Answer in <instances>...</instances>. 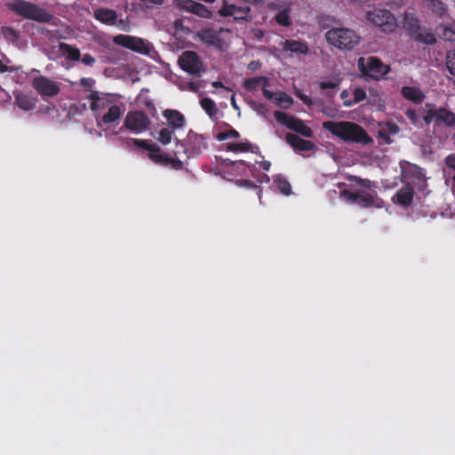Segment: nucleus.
Returning <instances> with one entry per match:
<instances>
[{
	"label": "nucleus",
	"instance_id": "nucleus-63",
	"mask_svg": "<svg viewBox=\"0 0 455 455\" xmlns=\"http://www.w3.org/2000/svg\"><path fill=\"white\" fill-rule=\"evenodd\" d=\"M230 102H231V106L233 107V108L235 109H239L237 104H236V100H235V94H233L231 96V99H230Z\"/></svg>",
	"mask_w": 455,
	"mask_h": 455
},
{
	"label": "nucleus",
	"instance_id": "nucleus-28",
	"mask_svg": "<svg viewBox=\"0 0 455 455\" xmlns=\"http://www.w3.org/2000/svg\"><path fill=\"white\" fill-rule=\"evenodd\" d=\"M168 156V155L161 153V148L156 144L154 147V148H152V150H150V152L148 153V157L151 161H153L155 164L162 165H166Z\"/></svg>",
	"mask_w": 455,
	"mask_h": 455
},
{
	"label": "nucleus",
	"instance_id": "nucleus-14",
	"mask_svg": "<svg viewBox=\"0 0 455 455\" xmlns=\"http://www.w3.org/2000/svg\"><path fill=\"white\" fill-rule=\"evenodd\" d=\"M181 146L184 148V153L188 158L198 156L207 148L205 138L192 131L187 136L186 145L181 144Z\"/></svg>",
	"mask_w": 455,
	"mask_h": 455
},
{
	"label": "nucleus",
	"instance_id": "nucleus-17",
	"mask_svg": "<svg viewBox=\"0 0 455 455\" xmlns=\"http://www.w3.org/2000/svg\"><path fill=\"white\" fill-rule=\"evenodd\" d=\"M200 40L209 46H213L216 49H221L223 40L220 37V33L212 28L202 29L198 33Z\"/></svg>",
	"mask_w": 455,
	"mask_h": 455
},
{
	"label": "nucleus",
	"instance_id": "nucleus-31",
	"mask_svg": "<svg viewBox=\"0 0 455 455\" xmlns=\"http://www.w3.org/2000/svg\"><path fill=\"white\" fill-rule=\"evenodd\" d=\"M202 108L206 112L210 117H213L218 113V108L215 102L210 98H204L200 100Z\"/></svg>",
	"mask_w": 455,
	"mask_h": 455
},
{
	"label": "nucleus",
	"instance_id": "nucleus-34",
	"mask_svg": "<svg viewBox=\"0 0 455 455\" xmlns=\"http://www.w3.org/2000/svg\"><path fill=\"white\" fill-rule=\"evenodd\" d=\"M1 31L7 41L14 43L20 38V33L12 27H2Z\"/></svg>",
	"mask_w": 455,
	"mask_h": 455
},
{
	"label": "nucleus",
	"instance_id": "nucleus-43",
	"mask_svg": "<svg viewBox=\"0 0 455 455\" xmlns=\"http://www.w3.org/2000/svg\"><path fill=\"white\" fill-rule=\"evenodd\" d=\"M340 80L335 79L332 81H323L319 83V87L321 90H336L339 86Z\"/></svg>",
	"mask_w": 455,
	"mask_h": 455
},
{
	"label": "nucleus",
	"instance_id": "nucleus-50",
	"mask_svg": "<svg viewBox=\"0 0 455 455\" xmlns=\"http://www.w3.org/2000/svg\"><path fill=\"white\" fill-rule=\"evenodd\" d=\"M81 60L84 65H87V66H92L96 61L95 58L92 55H91L90 53L84 54Z\"/></svg>",
	"mask_w": 455,
	"mask_h": 455
},
{
	"label": "nucleus",
	"instance_id": "nucleus-7",
	"mask_svg": "<svg viewBox=\"0 0 455 455\" xmlns=\"http://www.w3.org/2000/svg\"><path fill=\"white\" fill-rule=\"evenodd\" d=\"M369 22L381 28L385 33H391L397 27L396 18L390 11L386 9H373L366 13Z\"/></svg>",
	"mask_w": 455,
	"mask_h": 455
},
{
	"label": "nucleus",
	"instance_id": "nucleus-48",
	"mask_svg": "<svg viewBox=\"0 0 455 455\" xmlns=\"http://www.w3.org/2000/svg\"><path fill=\"white\" fill-rule=\"evenodd\" d=\"M355 180L357 185H360L366 189H371L372 187V182L370 180H364L359 177H355Z\"/></svg>",
	"mask_w": 455,
	"mask_h": 455
},
{
	"label": "nucleus",
	"instance_id": "nucleus-58",
	"mask_svg": "<svg viewBox=\"0 0 455 455\" xmlns=\"http://www.w3.org/2000/svg\"><path fill=\"white\" fill-rule=\"evenodd\" d=\"M12 68L8 67L7 65L4 64L2 60H0V73H5L8 71H12Z\"/></svg>",
	"mask_w": 455,
	"mask_h": 455
},
{
	"label": "nucleus",
	"instance_id": "nucleus-40",
	"mask_svg": "<svg viewBox=\"0 0 455 455\" xmlns=\"http://www.w3.org/2000/svg\"><path fill=\"white\" fill-rule=\"evenodd\" d=\"M439 36L445 41L453 42L455 41V29L443 26L440 29Z\"/></svg>",
	"mask_w": 455,
	"mask_h": 455
},
{
	"label": "nucleus",
	"instance_id": "nucleus-52",
	"mask_svg": "<svg viewBox=\"0 0 455 455\" xmlns=\"http://www.w3.org/2000/svg\"><path fill=\"white\" fill-rule=\"evenodd\" d=\"M445 164L449 168L455 170V156L449 155L445 159Z\"/></svg>",
	"mask_w": 455,
	"mask_h": 455
},
{
	"label": "nucleus",
	"instance_id": "nucleus-22",
	"mask_svg": "<svg viewBox=\"0 0 455 455\" xmlns=\"http://www.w3.org/2000/svg\"><path fill=\"white\" fill-rule=\"evenodd\" d=\"M123 113L124 109L120 106L114 103L113 105L109 106V108L107 109V112L100 115V124H113L121 118Z\"/></svg>",
	"mask_w": 455,
	"mask_h": 455
},
{
	"label": "nucleus",
	"instance_id": "nucleus-41",
	"mask_svg": "<svg viewBox=\"0 0 455 455\" xmlns=\"http://www.w3.org/2000/svg\"><path fill=\"white\" fill-rule=\"evenodd\" d=\"M446 67L449 72L455 76V50L449 51L446 56Z\"/></svg>",
	"mask_w": 455,
	"mask_h": 455
},
{
	"label": "nucleus",
	"instance_id": "nucleus-39",
	"mask_svg": "<svg viewBox=\"0 0 455 455\" xmlns=\"http://www.w3.org/2000/svg\"><path fill=\"white\" fill-rule=\"evenodd\" d=\"M240 136L239 132L234 128H229L227 131L220 132L217 134L216 139L219 141H223L228 139H236Z\"/></svg>",
	"mask_w": 455,
	"mask_h": 455
},
{
	"label": "nucleus",
	"instance_id": "nucleus-4",
	"mask_svg": "<svg viewBox=\"0 0 455 455\" xmlns=\"http://www.w3.org/2000/svg\"><path fill=\"white\" fill-rule=\"evenodd\" d=\"M340 195L349 203L355 204L361 208H381L383 204V201L378 197L376 192L370 193L363 189L353 191L346 188L340 192Z\"/></svg>",
	"mask_w": 455,
	"mask_h": 455
},
{
	"label": "nucleus",
	"instance_id": "nucleus-25",
	"mask_svg": "<svg viewBox=\"0 0 455 455\" xmlns=\"http://www.w3.org/2000/svg\"><path fill=\"white\" fill-rule=\"evenodd\" d=\"M401 93L403 98L415 104L421 103L425 99V94L422 91L415 86H404L402 88Z\"/></svg>",
	"mask_w": 455,
	"mask_h": 455
},
{
	"label": "nucleus",
	"instance_id": "nucleus-24",
	"mask_svg": "<svg viewBox=\"0 0 455 455\" xmlns=\"http://www.w3.org/2000/svg\"><path fill=\"white\" fill-rule=\"evenodd\" d=\"M283 48L284 51L293 53H300L306 55L309 52V48L307 43L300 40H285L283 44Z\"/></svg>",
	"mask_w": 455,
	"mask_h": 455
},
{
	"label": "nucleus",
	"instance_id": "nucleus-55",
	"mask_svg": "<svg viewBox=\"0 0 455 455\" xmlns=\"http://www.w3.org/2000/svg\"><path fill=\"white\" fill-rule=\"evenodd\" d=\"M405 116L412 122H416L417 120V114L413 109L406 110Z\"/></svg>",
	"mask_w": 455,
	"mask_h": 455
},
{
	"label": "nucleus",
	"instance_id": "nucleus-9",
	"mask_svg": "<svg viewBox=\"0 0 455 455\" xmlns=\"http://www.w3.org/2000/svg\"><path fill=\"white\" fill-rule=\"evenodd\" d=\"M274 116L279 124L285 125L288 129L292 130L306 138H311L314 135L312 129L307 126L303 120L298 117L289 116L288 114L279 110H275L274 112Z\"/></svg>",
	"mask_w": 455,
	"mask_h": 455
},
{
	"label": "nucleus",
	"instance_id": "nucleus-36",
	"mask_svg": "<svg viewBox=\"0 0 455 455\" xmlns=\"http://www.w3.org/2000/svg\"><path fill=\"white\" fill-rule=\"evenodd\" d=\"M260 84V77H251L243 80V86L249 92H256Z\"/></svg>",
	"mask_w": 455,
	"mask_h": 455
},
{
	"label": "nucleus",
	"instance_id": "nucleus-46",
	"mask_svg": "<svg viewBox=\"0 0 455 455\" xmlns=\"http://www.w3.org/2000/svg\"><path fill=\"white\" fill-rule=\"evenodd\" d=\"M249 105L251 106V108L253 110H255L259 114H264L266 112V110H267L266 106L263 103H260V102L251 100L249 102Z\"/></svg>",
	"mask_w": 455,
	"mask_h": 455
},
{
	"label": "nucleus",
	"instance_id": "nucleus-2",
	"mask_svg": "<svg viewBox=\"0 0 455 455\" xmlns=\"http://www.w3.org/2000/svg\"><path fill=\"white\" fill-rule=\"evenodd\" d=\"M403 28L408 36L417 43L423 44H435L436 37L431 28L422 27L417 17L405 13L403 16Z\"/></svg>",
	"mask_w": 455,
	"mask_h": 455
},
{
	"label": "nucleus",
	"instance_id": "nucleus-60",
	"mask_svg": "<svg viewBox=\"0 0 455 455\" xmlns=\"http://www.w3.org/2000/svg\"><path fill=\"white\" fill-rule=\"evenodd\" d=\"M260 77V84H262L263 88L267 89V86H269V79L266 76H259Z\"/></svg>",
	"mask_w": 455,
	"mask_h": 455
},
{
	"label": "nucleus",
	"instance_id": "nucleus-49",
	"mask_svg": "<svg viewBox=\"0 0 455 455\" xmlns=\"http://www.w3.org/2000/svg\"><path fill=\"white\" fill-rule=\"evenodd\" d=\"M378 138L383 140L385 144L389 145L393 142V140L390 138V135L386 131H383L382 129H380L378 132Z\"/></svg>",
	"mask_w": 455,
	"mask_h": 455
},
{
	"label": "nucleus",
	"instance_id": "nucleus-15",
	"mask_svg": "<svg viewBox=\"0 0 455 455\" xmlns=\"http://www.w3.org/2000/svg\"><path fill=\"white\" fill-rule=\"evenodd\" d=\"M250 12L251 8L249 6H236L224 2L219 10V14L222 17H233L235 20H247V15Z\"/></svg>",
	"mask_w": 455,
	"mask_h": 455
},
{
	"label": "nucleus",
	"instance_id": "nucleus-33",
	"mask_svg": "<svg viewBox=\"0 0 455 455\" xmlns=\"http://www.w3.org/2000/svg\"><path fill=\"white\" fill-rule=\"evenodd\" d=\"M173 132L174 131H172V129L170 127H164L161 129L158 132V141L163 145H168L172 141Z\"/></svg>",
	"mask_w": 455,
	"mask_h": 455
},
{
	"label": "nucleus",
	"instance_id": "nucleus-64",
	"mask_svg": "<svg viewBox=\"0 0 455 455\" xmlns=\"http://www.w3.org/2000/svg\"><path fill=\"white\" fill-rule=\"evenodd\" d=\"M435 119V116H429V110L427 111V114L426 115V116L424 117V121L426 122V124H430V122Z\"/></svg>",
	"mask_w": 455,
	"mask_h": 455
},
{
	"label": "nucleus",
	"instance_id": "nucleus-47",
	"mask_svg": "<svg viewBox=\"0 0 455 455\" xmlns=\"http://www.w3.org/2000/svg\"><path fill=\"white\" fill-rule=\"evenodd\" d=\"M295 95L297 96V98H299L307 106L313 105L312 99L309 96H307V95L304 94L303 92H301L300 91H297L295 92Z\"/></svg>",
	"mask_w": 455,
	"mask_h": 455
},
{
	"label": "nucleus",
	"instance_id": "nucleus-8",
	"mask_svg": "<svg viewBox=\"0 0 455 455\" xmlns=\"http://www.w3.org/2000/svg\"><path fill=\"white\" fill-rule=\"evenodd\" d=\"M150 124L151 121L145 112L140 110L130 111L125 116L120 132L125 128L134 134H140L148 129Z\"/></svg>",
	"mask_w": 455,
	"mask_h": 455
},
{
	"label": "nucleus",
	"instance_id": "nucleus-51",
	"mask_svg": "<svg viewBox=\"0 0 455 455\" xmlns=\"http://www.w3.org/2000/svg\"><path fill=\"white\" fill-rule=\"evenodd\" d=\"M95 81L90 77H84L80 80V84L82 86L85 88H92L94 85Z\"/></svg>",
	"mask_w": 455,
	"mask_h": 455
},
{
	"label": "nucleus",
	"instance_id": "nucleus-35",
	"mask_svg": "<svg viewBox=\"0 0 455 455\" xmlns=\"http://www.w3.org/2000/svg\"><path fill=\"white\" fill-rule=\"evenodd\" d=\"M251 144L250 142L228 143L227 149L232 152H246L251 150Z\"/></svg>",
	"mask_w": 455,
	"mask_h": 455
},
{
	"label": "nucleus",
	"instance_id": "nucleus-13",
	"mask_svg": "<svg viewBox=\"0 0 455 455\" xmlns=\"http://www.w3.org/2000/svg\"><path fill=\"white\" fill-rule=\"evenodd\" d=\"M31 84L42 97H54L60 92V84L44 76L34 77Z\"/></svg>",
	"mask_w": 455,
	"mask_h": 455
},
{
	"label": "nucleus",
	"instance_id": "nucleus-19",
	"mask_svg": "<svg viewBox=\"0 0 455 455\" xmlns=\"http://www.w3.org/2000/svg\"><path fill=\"white\" fill-rule=\"evenodd\" d=\"M429 116H435L436 122L444 124L449 127L455 125V114L445 108L429 109Z\"/></svg>",
	"mask_w": 455,
	"mask_h": 455
},
{
	"label": "nucleus",
	"instance_id": "nucleus-44",
	"mask_svg": "<svg viewBox=\"0 0 455 455\" xmlns=\"http://www.w3.org/2000/svg\"><path fill=\"white\" fill-rule=\"evenodd\" d=\"M383 131H386L389 135H395L399 132V126L392 122H387L381 128Z\"/></svg>",
	"mask_w": 455,
	"mask_h": 455
},
{
	"label": "nucleus",
	"instance_id": "nucleus-10",
	"mask_svg": "<svg viewBox=\"0 0 455 455\" xmlns=\"http://www.w3.org/2000/svg\"><path fill=\"white\" fill-rule=\"evenodd\" d=\"M116 45L127 48L135 52L148 55L151 51V44L146 40L129 35H118L113 38Z\"/></svg>",
	"mask_w": 455,
	"mask_h": 455
},
{
	"label": "nucleus",
	"instance_id": "nucleus-21",
	"mask_svg": "<svg viewBox=\"0 0 455 455\" xmlns=\"http://www.w3.org/2000/svg\"><path fill=\"white\" fill-rule=\"evenodd\" d=\"M93 16L98 21L108 26H114L116 23L117 13L112 9L98 8L94 11Z\"/></svg>",
	"mask_w": 455,
	"mask_h": 455
},
{
	"label": "nucleus",
	"instance_id": "nucleus-27",
	"mask_svg": "<svg viewBox=\"0 0 455 455\" xmlns=\"http://www.w3.org/2000/svg\"><path fill=\"white\" fill-rule=\"evenodd\" d=\"M60 52L69 60L78 61L81 59V53L78 48L67 43H60Z\"/></svg>",
	"mask_w": 455,
	"mask_h": 455
},
{
	"label": "nucleus",
	"instance_id": "nucleus-56",
	"mask_svg": "<svg viewBox=\"0 0 455 455\" xmlns=\"http://www.w3.org/2000/svg\"><path fill=\"white\" fill-rule=\"evenodd\" d=\"M233 164L236 166L237 169L243 168V170L245 168H250V165L246 164L244 161H236L234 162Z\"/></svg>",
	"mask_w": 455,
	"mask_h": 455
},
{
	"label": "nucleus",
	"instance_id": "nucleus-12",
	"mask_svg": "<svg viewBox=\"0 0 455 455\" xmlns=\"http://www.w3.org/2000/svg\"><path fill=\"white\" fill-rule=\"evenodd\" d=\"M178 62L180 67L188 74L199 76L204 71V64L196 52H184Z\"/></svg>",
	"mask_w": 455,
	"mask_h": 455
},
{
	"label": "nucleus",
	"instance_id": "nucleus-18",
	"mask_svg": "<svg viewBox=\"0 0 455 455\" xmlns=\"http://www.w3.org/2000/svg\"><path fill=\"white\" fill-rule=\"evenodd\" d=\"M413 196L414 189L412 186L407 184L402 187L400 189H398V191L393 197V201L401 206L407 207L411 204Z\"/></svg>",
	"mask_w": 455,
	"mask_h": 455
},
{
	"label": "nucleus",
	"instance_id": "nucleus-61",
	"mask_svg": "<svg viewBox=\"0 0 455 455\" xmlns=\"http://www.w3.org/2000/svg\"><path fill=\"white\" fill-rule=\"evenodd\" d=\"M212 85L214 88H223V89H226V90H229L228 88L224 86V84L220 81H214V82L212 83Z\"/></svg>",
	"mask_w": 455,
	"mask_h": 455
},
{
	"label": "nucleus",
	"instance_id": "nucleus-62",
	"mask_svg": "<svg viewBox=\"0 0 455 455\" xmlns=\"http://www.w3.org/2000/svg\"><path fill=\"white\" fill-rule=\"evenodd\" d=\"M243 183L247 186V187H250V188H259V187L257 185H255L252 181L251 180H243Z\"/></svg>",
	"mask_w": 455,
	"mask_h": 455
},
{
	"label": "nucleus",
	"instance_id": "nucleus-45",
	"mask_svg": "<svg viewBox=\"0 0 455 455\" xmlns=\"http://www.w3.org/2000/svg\"><path fill=\"white\" fill-rule=\"evenodd\" d=\"M166 165H171L174 170H181L183 168V162L178 158H173L169 156L168 160L166 161Z\"/></svg>",
	"mask_w": 455,
	"mask_h": 455
},
{
	"label": "nucleus",
	"instance_id": "nucleus-16",
	"mask_svg": "<svg viewBox=\"0 0 455 455\" xmlns=\"http://www.w3.org/2000/svg\"><path fill=\"white\" fill-rule=\"evenodd\" d=\"M285 140L290 146L298 151H311L315 148V145L312 141L303 140L299 136L291 132H287L285 134Z\"/></svg>",
	"mask_w": 455,
	"mask_h": 455
},
{
	"label": "nucleus",
	"instance_id": "nucleus-53",
	"mask_svg": "<svg viewBox=\"0 0 455 455\" xmlns=\"http://www.w3.org/2000/svg\"><path fill=\"white\" fill-rule=\"evenodd\" d=\"M262 94L267 100H275L276 97V92H273L265 88H262Z\"/></svg>",
	"mask_w": 455,
	"mask_h": 455
},
{
	"label": "nucleus",
	"instance_id": "nucleus-38",
	"mask_svg": "<svg viewBox=\"0 0 455 455\" xmlns=\"http://www.w3.org/2000/svg\"><path fill=\"white\" fill-rule=\"evenodd\" d=\"M354 99L352 101H344V106L349 107L352 104H356L366 99V92L362 88H356L354 90Z\"/></svg>",
	"mask_w": 455,
	"mask_h": 455
},
{
	"label": "nucleus",
	"instance_id": "nucleus-1",
	"mask_svg": "<svg viewBox=\"0 0 455 455\" xmlns=\"http://www.w3.org/2000/svg\"><path fill=\"white\" fill-rule=\"evenodd\" d=\"M323 128L346 142H354L364 146L373 143L372 138L369 136L367 132L355 123L326 121L323 123Z\"/></svg>",
	"mask_w": 455,
	"mask_h": 455
},
{
	"label": "nucleus",
	"instance_id": "nucleus-23",
	"mask_svg": "<svg viewBox=\"0 0 455 455\" xmlns=\"http://www.w3.org/2000/svg\"><path fill=\"white\" fill-rule=\"evenodd\" d=\"M180 7H182L183 9L191 13L196 14L204 18L208 17L210 13L206 6H204L203 4L195 2L193 0H183L180 4Z\"/></svg>",
	"mask_w": 455,
	"mask_h": 455
},
{
	"label": "nucleus",
	"instance_id": "nucleus-3",
	"mask_svg": "<svg viewBox=\"0 0 455 455\" xmlns=\"http://www.w3.org/2000/svg\"><path fill=\"white\" fill-rule=\"evenodd\" d=\"M325 38L330 44L340 50H352L360 42V36L355 31L344 28L328 30Z\"/></svg>",
	"mask_w": 455,
	"mask_h": 455
},
{
	"label": "nucleus",
	"instance_id": "nucleus-59",
	"mask_svg": "<svg viewBox=\"0 0 455 455\" xmlns=\"http://www.w3.org/2000/svg\"><path fill=\"white\" fill-rule=\"evenodd\" d=\"M116 25L117 27H119L120 28H122L123 30H126L127 25H126V21L124 20H116Z\"/></svg>",
	"mask_w": 455,
	"mask_h": 455
},
{
	"label": "nucleus",
	"instance_id": "nucleus-20",
	"mask_svg": "<svg viewBox=\"0 0 455 455\" xmlns=\"http://www.w3.org/2000/svg\"><path fill=\"white\" fill-rule=\"evenodd\" d=\"M163 116L167 121L168 127L172 131L182 128L185 125L184 116L176 109H166L163 112Z\"/></svg>",
	"mask_w": 455,
	"mask_h": 455
},
{
	"label": "nucleus",
	"instance_id": "nucleus-57",
	"mask_svg": "<svg viewBox=\"0 0 455 455\" xmlns=\"http://www.w3.org/2000/svg\"><path fill=\"white\" fill-rule=\"evenodd\" d=\"M259 167L264 171H268L271 166V163L269 161H261L259 163Z\"/></svg>",
	"mask_w": 455,
	"mask_h": 455
},
{
	"label": "nucleus",
	"instance_id": "nucleus-37",
	"mask_svg": "<svg viewBox=\"0 0 455 455\" xmlns=\"http://www.w3.org/2000/svg\"><path fill=\"white\" fill-rule=\"evenodd\" d=\"M275 20L281 26H283V27L290 26L291 25V19H290V15H289V10L284 9V10L279 12L275 16Z\"/></svg>",
	"mask_w": 455,
	"mask_h": 455
},
{
	"label": "nucleus",
	"instance_id": "nucleus-54",
	"mask_svg": "<svg viewBox=\"0 0 455 455\" xmlns=\"http://www.w3.org/2000/svg\"><path fill=\"white\" fill-rule=\"evenodd\" d=\"M261 67V64L259 60H252L249 63L248 68L251 71H255Z\"/></svg>",
	"mask_w": 455,
	"mask_h": 455
},
{
	"label": "nucleus",
	"instance_id": "nucleus-32",
	"mask_svg": "<svg viewBox=\"0 0 455 455\" xmlns=\"http://www.w3.org/2000/svg\"><path fill=\"white\" fill-rule=\"evenodd\" d=\"M275 102L278 106L283 108H290L293 103V99L284 92H277L275 97Z\"/></svg>",
	"mask_w": 455,
	"mask_h": 455
},
{
	"label": "nucleus",
	"instance_id": "nucleus-30",
	"mask_svg": "<svg viewBox=\"0 0 455 455\" xmlns=\"http://www.w3.org/2000/svg\"><path fill=\"white\" fill-rule=\"evenodd\" d=\"M427 7L437 16L444 17L447 13L445 4L440 0H427Z\"/></svg>",
	"mask_w": 455,
	"mask_h": 455
},
{
	"label": "nucleus",
	"instance_id": "nucleus-11",
	"mask_svg": "<svg viewBox=\"0 0 455 455\" xmlns=\"http://www.w3.org/2000/svg\"><path fill=\"white\" fill-rule=\"evenodd\" d=\"M86 99L91 101L90 108L94 113L97 124L100 125V115H101V111L108 109L109 106L113 105L115 99L113 95L99 91H91L86 96Z\"/></svg>",
	"mask_w": 455,
	"mask_h": 455
},
{
	"label": "nucleus",
	"instance_id": "nucleus-6",
	"mask_svg": "<svg viewBox=\"0 0 455 455\" xmlns=\"http://www.w3.org/2000/svg\"><path fill=\"white\" fill-rule=\"evenodd\" d=\"M358 68L363 76L374 80H379L390 71L389 66L385 65L379 58L374 56L367 59L359 58Z\"/></svg>",
	"mask_w": 455,
	"mask_h": 455
},
{
	"label": "nucleus",
	"instance_id": "nucleus-26",
	"mask_svg": "<svg viewBox=\"0 0 455 455\" xmlns=\"http://www.w3.org/2000/svg\"><path fill=\"white\" fill-rule=\"evenodd\" d=\"M15 102L17 106L23 110H31L36 107V100L34 97L18 92L15 94Z\"/></svg>",
	"mask_w": 455,
	"mask_h": 455
},
{
	"label": "nucleus",
	"instance_id": "nucleus-29",
	"mask_svg": "<svg viewBox=\"0 0 455 455\" xmlns=\"http://www.w3.org/2000/svg\"><path fill=\"white\" fill-rule=\"evenodd\" d=\"M274 183L275 184L278 190L284 196H290L291 194V187L290 182L281 175H276L274 178Z\"/></svg>",
	"mask_w": 455,
	"mask_h": 455
},
{
	"label": "nucleus",
	"instance_id": "nucleus-42",
	"mask_svg": "<svg viewBox=\"0 0 455 455\" xmlns=\"http://www.w3.org/2000/svg\"><path fill=\"white\" fill-rule=\"evenodd\" d=\"M132 144L138 148H140L142 149L148 150V153L154 147L156 146L155 143H148L146 140H140V139H132L131 140Z\"/></svg>",
	"mask_w": 455,
	"mask_h": 455
},
{
	"label": "nucleus",
	"instance_id": "nucleus-5",
	"mask_svg": "<svg viewBox=\"0 0 455 455\" xmlns=\"http://www.w3.org/2000/svg\"><path fill=\"white\" fill-rule=\"evenodd\" d=\"M10 9L25 19L33 20L38 22L48 23L52 18V14H50L45 9L27 1L14 3L11 4Z\"/></svg>",
	"mask_w": 455,
	"mask_h": 455
}]
</instances>
